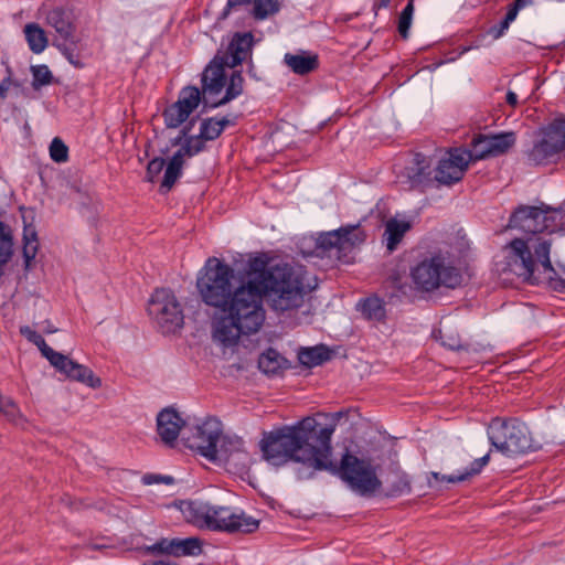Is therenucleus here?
<instances>
[{
	"label": "nucleus",
	"instance_id": "f257e3e1",
	"mask_svg": "<svg viewBox=\"0 0 565 565\" xmlns=\"http://www.w3.org/2000/svg\"><path fill=\"white\" fill-rule=\"evenodd\" d=\"M250 278L235 289V312H243V319L253 326H263L266 311L263 297L267 298L275 311H289L300 308L312 289L307 281L302 266L286 263L269 266V257L258 254L247 262Z\"/></svg>",
	"mask_w": 565,
	"mask_h": 565
},
{
	"label": "nucleus",
	"instance_id": "f03ea898",
	"mask_svg": "<svg viewBox=\"0 0 565 565\" xmlns=\"http://www.w3.org/2000/svg\"><path fill=\"white\" fill-rule=\"evenodd\" d=\"M233 278L234 269L216 257L207 258L196 278L202 301L222 312L213 322V338L226 348L236 345L242 337L255 334L262 328L244 320L243 312L237 315L233 309L236 297Z\"/></svg>",
	"mask_w": 565,
	"mask_h": 565
},
{
	"label": "nucleus",
	"instance_id": "7ed1b4c3",
	"mask_svg": "<svg viewBox=\"0 0 565 565\" xmlns=\"http://www.w3.org/2000/svg\"><path fill=\"white\" fill-rule=\"evenodd\" d=\"M321 427L313 417L308 416L294 425L264 433L259 441L263 458L274 466H284L289 461L300 463L297 478H313L317 473L316 459L324 450V440L320 438Z\"/></svg>",
	"mask_w": 565,
	"mask_h": 565
},
{
	"label": "nucleus",
	"instance_id": "20e7f679",
	"mask_svg": "<svg viewBox=\"0 0 565 565\" xmlns=\"http://www.w3.org/2000/svg\"><path fill=\"white\" fill-rule=\"evenodd\" d=\"M225 67L216 55L202 73V89L196 86H185L179 92L177 102L163 111L164 124L168 128H178L184 124L200 104H203L204 108H216L243 93L242 73L233 71L227 82Z\"/></svg>",
	"mask_w": 565,
	"mask_h": 565
},
{
	"label": "nucleus",
	"instance_id": "39448f33",
	"mask_svg": "<svg viewBox=\"0 0 565 565\" xmlns=\"http://www.w3.org/2000/svg\"><path fill=\"white\" fill-rule=\"evenodd\" d=\"M341 416L342 413L340 412L331 414V423L320 428V438L324 440V450L316 459V470L317 472L327 471L330 475L338 476L356 494L370 497L382 486L371 460L359 458L349 451L342 455L339 465L332 459L331 438ZM326 417H329V415H326Z\"/></svg>",
	"mask_w": 565,
	"mask_h": 565
},
{
	"label": "nucleus",
	"instance_id": "423d86ee",
	"mask_svg": "<svg viewBox=\"0 0 565 565\" xmlns=\"http://www.w3.org/2000/svg\"><path fill=\"white\" fill-rule=\"evenodd\" d=\"M507 249L508 265L512 273L532 285L540 284L541 275H544L548 286L563 294L565 279L557 275L551 263V241L534 236L527 239L514 238L507 245Z\"/></svg>",
	"mask_w": 565,
	"mask_h": 565
},
{
	"label": "nucleus",
	"instance_id": "0eeeda50",
	"mask_svg": "<svg viewBox=\"0 0 565 565\" xmlns=\"http://www.w3.org/2000/svg\"><path fill=\"white\" fill-rule=\"evenodd\" d=\"M179 509L184 519L199 529L226 533H253L259 521L243 510L212 504L201 500L181 501Z\"/></svg>",
	"mask_w": 565,
	"mask_h": 565
},
{
	"label": "nucleus",
	"instance_id": "6e6552de",
	"mask_svg": "<svg viewBox=\"0 0 565 565\" xmlns=\"http://www.w3.org/2000/svg\"><path fill=\"white\" fill-rule=\"evenodd\" d=\"M411 278L422 291H434L440 287L456 288L462 281L459 268L451 265L443 253H434L411 268Z\"/></svg>",
	"mask_w": 565,
	"mask_h": 565
},
{
	"label": "nucleus",
	"instance_id": "1a4fd4ad",
	"mask_svg": "<svg viewBox=\"0 0 565 565\" xmlns=\"http://www.w3.org/2000/svg\"><path fill=\"white\" fill-rule=\"evenodd\" d=\"M491 446L507 457H515L537 448L525 424L515 418H493L487 428Z\"/></svg>",
	"mask_w": 565,
	"mask_h": 565
},
{
	"label": "nucleus",
	"instance_id": "9d476101",
	"mask_svg": "<svg viewBox=\"0 0 565 565\" xmlns=\"http://www.w3.org/2000/svg\"><path fill=\"white\" fill-rule=\"evenodd\" d=\"M20 332L28 341L38 347L42 355L57 372L65 375L68 380L79 382L90 388H99L102 386L100 379L89 367L73 361L68 355L54 351L47 345L44 338L30 327H22Z\"/></svg>",
	"mask_w": 565,
	"mask_h": 565
},
{
	"label": "nucleus",
	"instance_id": "9b49d317",
	"mask_svg": "<svg viewBox=\"0 0 565 565\" xmlns=\"http://www.w3.org/2000/svg\"><path fill=\"white\" fill-rule=\"evenodd\" d=\"M565 156V119H555L536 134L532 148L526 151L531 164L545 166Z\"/></svg>",
	"mask_w": 565,
	"mask_h": 565
},
{
	"label": "nucleus",
	"instance_id": "f8f14e48",
	"mask_svg": "<svg viewBox=\"0 0 565 565\" xmlns=\"http://www.w3.org/2000/svg\"><path fill=\"white\" fill-rule=\"evenodd\" d=\"M148 313L164 334L177 332L184 323L181 303L168 288H158L153 291L148 302Z\"/></svg>",
	"mask_w": 565,
	"mask_h": 565
},
{
	"label": "nucleus",
	"instance_id": "ddd939ff",
	"mask_svg": "<svg viewBox=\"0 0 565 565\" xmlns=\"http://www.w3.org/2000/svg\"><path fill=\"white\" fill-rule=\"evenodd\" d=\"M47 25L54 31L53 45L75 67H83L77 49L78 39L75 35L76 26L73 15L61 8L51 10L46 15Z\"/></svg>",
	"mask_w": 565,
	"mask_h": 565
},
{
	"label": "nucleus",
	"instance_id": "4468645a",
	"mask_svg": "<svg viewBox=\"0 0 565 565\" xmlns=\"http://www.w3.org/2000/svg\"><path fill=\"white\" fill-rule=\"evenodd\" d=\"M365 239L360 224L341 226L327 233H321L317 238L316 252L318 255L342 260L358 244Z\"/></svg>",
	"mask_w": 565,
	"mask_h": 565
},
{
	"label": "nucleus",
	"instance_id": "2eb2a0df",
	"mask_svg": "<svg viewBox=\"0 0 565 565\" xmlns=\"http://www.w3.org/2000/svg\"><path fill=\"white\" fill-rule=\"evenodd\" d=\"M562 220L558 210L537 206H521L510 217L509 227L519 228L526 234L553 233Z\"/></svg>",
	"mask_w": 565,
	"mask_h": 565
},
{
	"label": "nucleus",
	"instance_id": "dca6fc26",
	"mask_svg": "<svg viewBox=\"0 0 565 565\" xmlns=\"http://www.w3.org/2000/svg\"><path fill=\"white\" fill-rule=\"evenodd\" d=\"M516 141L513 131L491 135H478L471 141V149L467 150L471 161L483 160L507 153Z\"/></svg>",
	"mask_w": 565,
	"mask_h": 565
},
{
	"label": "nucleus",
	"instance_id": "f3484780",
	"mask_svg": "<svg viewBox=\"0 0 565 565\" xmlns=\"http://www.w3.org/2000/svg\"><path fill=\"white\" fill-rule=\"evenodd\" d=\"M216 451L214 462L225 465L228 470L244 472L250 463L249 454L241 437L221 434Z\"/></svg>",
	"mask_w": 565,
	"mask_h": 565
},
{
	"label": "nucleus",
	"instance_id": "a211bd4d",
	"mask_svg": "<svg viewBox=\"0 0 565 565\" xmlns=\"http://www.w3.org/2000/svg\"><path fill=\"white\" fill-rule=\"evenodd\" d=\"M222 434V423L216 418H207L195 427L192 437L186 438L188 447L195 450L210 461H215L216 446Z\"/></svg>",
	"mask_w": 565,
	"mask_h": 565
},
{
	"label": "nucleus",
	"instance_id": "6ab92c4d",
	"mask_svg": "<svg viewBox=\"0 0 565 565\" xmlns=\"http://www.w3.org/2000/svg\"><path fill=\"white\" fill-rule=\"evenodd\" d=\"M469 153L466 149L455 148L448 151V157L439 161L434 169V179L439 184L451 185L460 181L470 162Z\"/></svg>",
	"mask_w": 565,
	"mask_h": 565
},
{
	"label": "nucleus",
	"instance_id": "aec40b11",
	"mask_svg": "<svg viewBox=\"0 0 565 565\" xmlns=\"http://www.w3.org/2000/svg\"><path fill=\"white\" fill-rule=\"evenodd\" d=\"M433 171L431 160L422 153H416L409 164L404 168L401 182L409 190L424 189L435 181Z\"/></svg>",
	"mask_w": 565,
	"mask_h": 565
},
{
	"label": "nucleus",
	"instance_id": "412c9836",
	"mask_svg": "<svg viewBox=\"0 0 565 565\" xmlns=\"http://www.w3.org/2000/svg\"><path fill=\"white\" fill-rule=\"evenodd\" d=\"M184 425V419L173 407H167L157 415V433L169 447H173Z\"/></svg>",
	"mask_w": 565,
	"mask_h": 565
},
{
	"label": "nucleus",
	"instance_id": "4be33fe9",
	"mask_svg": "<svg viewBox=\"0 0 565 565\" xmlns=\"http://www.w3.org/2000/svg\"><path fill=\"white\" fill-rule=\"evenodd\" d=\"M253 40L254 36L250 32L235 33L228 44L226 53L224 56H218V61H222L224 66L231 68L239 65L250 53Z\"/></svg>",
	"mask_w": 565,
	"mask_h": 565
},
{
	"label": "nucleus",
	"instance_id": "5701e85b",
	"mask_svg": "<svg viewBox=\"0 0 565 565\" xmlns=\"http://www.w3.org/2000/svg\"><path fill=\"white\" fill-rule=\"evenodd\" d=\"M242 6H252L250 14L257 21L266 20L280 10L278 0H227L222 12L223 18H226L232 10Z\"/></svg>",
	"mask_w": 565,
	"mask_h": 565
},
{
	"label": "nucleus",
	"instance_id": "b1692460",
	"mask_svg": "<svg viewBox=\"0 0 565 565\" xmlns=\"http://www.w3.org/2000/svg\"><path fill=\"white\" fill-rule=\"evenodd\" d=\"M284 63L298 75H307L319 67L318 55L307 51L286 53Z\"/></svg>",
	"mask_w": 565,
	"mask_h": 565
},
{
	"label": "nucleus",
	"instance_id": "393cba45",
	"mask_svg": "<svg viewBox=\"0 0 565 565\" xmlns=\"http://www.w3.org/2000/svg\"><path fill=\"white\" fill-rule=\"evenodd\" d=\"M490 461V452L486 454L481 458L475 459L468 468L463 471H458L451 475H441L439 472H431V477L437 481H446L449 483L463 482L469 480L470 478L479 475L482 469Z\"/></svg>",
	"mask_w": 565,
	"mask_h": 565
},
{
	"label": "nucleus",
	"instance_id": "a878e982",
	"mask_svg": "<svg viewBox=\"0 0 565 565\" xmlns=\"http://www.w3.org/2000/svg\"><path fill=\"white\" fill-rule=\"evenodd\" d=\"M356 309L364 319L372 322H385L386 305L385 301L377 296H371L358 302Z\"/></svg>",
	"mask_w": 565,
	"mask_h": 565
},
{
	"label": "nucleus",
	"instance_id": "bb28decb",
	"mask_svg": "<svg viewBox=\"0 0 565 565\" xmlns=\"http://www.w3.org/2000/svg\"><path fill=\"white\" fill-rule=\"evenodd\" d=\"M412 228V223L406 220L390 218L385 224L384 241L386 248L394 252Z\"/></svg>",
	"mask_w": 565,
	"mask_h": 565
},
{
	"label": "nucleus",
	"instance_id": "cd10ccee",
	"mask_svg": "<svg viewBox=\"0 0 565 565\" xmlns=\"http://www.w3.org/2000/svg\"><path fill=\"white\" fill-rule=\"evenodd\" d=\"M330 350L324 345H317L312 348H302L298 353L299 362L308 367L321 365L330 360Z\"/></svg>",
	"mask_w": 565,
	"mask_h": 565
},
{
	"label": "nucleus",
	"instance_id": "c85d7f7f",
	"mask_svg": "<svg viewBox=\"0 0 565 565\" xmlns=\"http://www.w3.org/2000/svg\"><path fill=\"white\" fill-rule=\"evenodd\" d=\"M230 125V120L227 117H210L205 118L201 121L200 125V135L206 141L215 140L221 136L226 126Z\"/></svg>",
	"mask_w": 565,
	"mask_h": 565
},
{
	"label": "nucleus",
	"instance_id": "c756f323",
	"mask_svg": "<svg viewBox=\"0 0 565 565\" xmlns=\"http://www.w3.org/2000/svg\"><path fill=\"white\" fill-rule=\"evenodd\" d=\"M202 553V541L199 537L173 539V556H198Z\"/></svg>",
	"mask_w": 565,
	"mask_h": 565
},
{
	"label": "nucleus",
	"instance_id": "7c9ffc66",
	"mask_svg": "<svg viewBox=\"0 0 565 565\" xmlns=\"http://www.w3.org/2000/svg\"><path fill=\"white\" fill-rule=\"evenodd\" d=\"M25 39L30 50L35 53H42L47 46V38L42 28L35 23H29L24 28Z\"/></svg>",
	"mask_w": 565,
	"mask_h": 565
},
{
	"label": "nucleus",
	"instance_id": "2f4dec72",
	"mask_svg": "<svg viewBox=\"0 0 565 565\" xmlns=\"http://www.w3.org/2000/svg\"><path fill=\"white\" fill-rule=\"evenodd\" d=\"M183 167V157L180 152H175L170 159L163 175L161 188L169 191L175 181L180 178Z\"/></svg>",
	"mask_w": 565,
	"mask_h": 565
},
{
	"label": "nucleus",
	"instance_id": "473e14b6",
	"mask_svg": "<svg viewBox=\"0 0 565 565\" xmlns=\"http://www.w3.org/2000/svg\"><path fill=\"white\" fill-rule=\"evenodd\" d=\"M13 254L11 228L0 221V265L7 264Z\"/></svg>",
	"mask_w": 565,
	"mask_h": 565
},
{
	"label": "nucleus",
	"instance_id": "72a5a7b5",
	"mask_svg": "<svg viewBox=\"0 0 565 565\" xmlns=\"http://www.w3.org/2000/svg\"><path fill=\"white\" fill-rule=\"evenodd\" d=\"M282 356L274 349H268L258 359V367L266 374H275L282 364Z\"/></svg>",
	"mask_w": 565,
	"mask_h": 565
},
{
	"label": "nucleus",
	"instance_id": "f704fd0d",
	"mask_svg": "<svg viewBox=\"0 0 565 565\" xmlns=\"http://www.w3.org/2000/svg\"><path fill=\"white\" fill-rule=\"evenodd\" d=\"M23 258L25 267L29 268L31 265V262L35 258L38 253V238L36 233L33 228L25 227L24 234H23Z\"/></svg>",
	"mask_w": 565,
	"mask_h": 565
},
{
	"label": "nucleus",
	"instance_id": "c9c22d12",
	"mask_svg": "<svg viewBox=\"0 0 565 565\" xmlns=\"http://www.w3.org/2000/svg\"><path fill=\"white\" fill-rule=\"evenodd\" d=\"M184 139V143L182 147L178 150V152L181 153V156L184 158L186 157H193L205 148V139L201 137V135L196 136H186Z\"/></svg>",
	"mask_w": 565,
	"mask_h": 565
},
{
	"label": "nucleus",
	"instance_id": "e433bc0d",
	"mask_svg": "<svg viewBox=\"0 0 565 565\" xmlns=\"http://www.w3.org/2000/svg\"><path fill=\"white\" fill-rule=\"evenodd\" d=\"M32 86L39 89L42 86L50 85L53 82V74L45 64L31 66Z\"/></svg>",
	"mask_w": 565,
	"mask_h": 565
},
{
	"label": "nucleus",
	"instance_id": "4c0bfd02",
	"mask_svg": "<svg viewBox=\"0 0 565 565\" xmlns=\"http://www.w3.org/2000/svg\"><path fill=\"white\" fill-rule=\"evenodd\" d=\"M413 14H414V0H408V3L406 4V7L402 10V12L399 14L398 24H397L398 33L405 40L408 39V35H409V29L412 25Z\"/></svg>",
	"mask_w": 565,
	"mask_h": 565
},
{
	"label": "nucleus",
	"instance_id": "58836bf2",
	"mask_svg": "<svg viewBox=\"0 0 565 565\" xmlns=\"http://www.w3.org/2000/svg\"><path fill=\"white\" fill-rule=\"evenodd\" d=\"M147 555H171L173 556V539L163 537L152 545L141 547Z\"/></svg>",
	"mask_w": 565,
	"mask_h": 565
},
{
	"label": "nucleus",
	"instance_id": "ea45409f",
	"mask_svg": "<svg viewBox=\"0 0 565 565\" xmlns=\"http://www.w3.org/2000/svg\"><path fill=\"white\" fill-rule=\"evenodd\" d=\"M50 157L56 163H64L68 160V147L64 141L55 137L50 145Z\"/></svg>",
	"mask_w": 565,
	"mask_h": 565
},
{
	"label": "nucleus",
	"instance_id": "a19ab883",
	"mask_svg": "<svg viewBox=\"0 0 565 565\" xmlns=\"http://www.w3.org/2000/svg\"><path fill=\"white\" fill-rule=\"evenodd\" d=\"M166 164L164 159L162 158H154L149 161L147 166V180L149 182H153L154 179L161 173Z\"/></svg>",
	"mask_w": 565,
	"mask_h": 565
},
{
	"label": "nucleus",
	"instance_id": "79ce46f5",
	"mask_svg": "<svg viewBox=\"0 0 565 565\" xmlns=\"http://www.w3.org/2000/svg\"><path fill=\"white\" fill-rule=\"evenodd\" d=\"M0 412L13 419L18 415L19 409L11 399L1 397Z\"/></svg>",
	"mask_w": 565,
	"mask_h": 565
},
{
	"label": "nucleus",
	"instance_id": "37998d69",
	"mask_svg": "<svg viewBox=\"0 0 565 565\" xmlns=\"http://www.w3.org/2000/svg\"><path fill=\"white\" fill-rule=\"evenodd\" d=\"M142 480L145 484H154L160 482L171 484L173 482V478L170 476H161L153 473L145 475Z\"/></svg>",
	"mask_w": 565,
	"mask_h": 565
},
{
	"label": "nucleus",
	"instance_id": "c03bdc74",
	"mask_svg": "<svg viewBox=\"0 0 565 565\" xmlns=\"http://www.w3.org/2000/svg\"><path fill=\"white\" fill-rule=\"evenodd\" d=\"M509 28L510 25L507 23V21L502 20L500 23L490 26L488 34L491 35L493 40H498L504 35Z\"/></svg>",
	"mask_w": 565,
	"mask_h": 565
},
{
	"label": "nucleus",
	"instance_id": "a18cd8bd",
	"mask_svg": "<svg viewBox=\"0 0 565 565\" xmlns=\"http://www.w3.org/2000/svg\"><path fill=\"white\" fill-rule=\"evenodd\" d=\"M13 82L11 79V76H7L3 78L0 83V99H6L8 90L12 86Z\"/></svg>",
	"mask_w": 565,
	"mask_h": 565
},
{
	"label": "nucleus",
	"instance_id": "49530a36",
	"mask_svg": "<svg viewBox=\"0 0 565 565\" xmlns=\"http://www.w3.org/2000/svg\"><path fill=\"white\" fill-rule=\"evenodd\" d=\"M519 11L520 10L513 3L510 4L503 21H507V23L510 25L516 19Z\"/></svg>",
	"mask_w": 565,
	"mask_h": 565
},
{
	"label": "nucleus",
	"instance_id": "de8ad7c7",
	"mask_svg": "<svg viewBox=\"0 0 565 565\" xmlns=\"http://www.w3.org/2000/svg\"><path fill=\"white\" fill-rule=\"evenodd\" d=\"M190 125H193V121H190ZM191 130V126H185L180 131V135L174 139L173 145H179L183 138H185Z\"/></svg>",
	"mask_w": 565,
	"mask_h": 565
},
{
	"label": "nucleus",
	"instance_id": "09e8293b",
	"mask_svg": "<svg viewBox=\"0 0 565 565\" xmlns=\"http://www.w3.org/2000/svg\"><path fill=\"white\" fill-rule=\"evenodd\" d=\"M443 345L448 347L451 350H457L460 348V340L456 338H451L449 342L443 340Z\"/></svg>",
	"mask_w": 565,
	"mask_h": 565
},
{
	"label": "nucleus",
	"instance_id": "8fccbe9b",
	"mask_svg": "<svg viewBox=\"0 0 565 565\" xmlns=\"http://www.w3.org/2000/svg\"><path fill=\"white\" fill-rule=\"evenodd\" d=\"M505 100H507V103H508L510 106L514 107V106H516V104H518V95H516L514 92L509 90V92L507 93V98H505Z\"/></svg>",
	"mask_w": 565,
	"mask_h": 565
},
{
	"label": "nucleus",
	"instance_id": "3c124183",
	"mask_svg": "<svg viewBox=\"0 0 565 565\" xmlns=\"http://www.w3.org/2000/svg\"><path fill=\"white\" fill-rule=\"evenodd\" d=\"M533 0H514L513 4L519 9H523L532 4Z\"/></svg>",
	"mask_w": 565,
	"mask_h": 565
},
{
	"label": "nucleus",
	"instance_id": "603ef678",
	"mask_svg": "<svg viewBox=\"0 0 565 565\" xmlns=\"http://www.w3.org/2000/svg\"><path fill=\"white\" fill-rule=\"evenodd\" d=\"M480 45L479 44H472V45H468V46H460L458 50V55L461 56L463 54H466L467 52H469L470 50H473V49H478Z\"/></svg>",
	"mask_w": 565,
	"mask_h": 565
},
{
	"label": "nucleus",
	"instance_id": "864d4df0",
	"mask_svg": "<svg viewBox=\"0 0 565 565\" xmlns=\"http://www.w3.org/2000/svg\"><path fill=\"white\" fill-rule=\"evenodd\" d=\"M148 565H179V564H177L175 562H171V561L160 559V561L148 562Z\"/></svg>",
	"mask_w": 565,
	"mask_h": 565
},
{
	"label": "nucleus",
	"instance_id": "5fc2aeb1",
	"mask_svg": "<svg viewBox=\"0 0 565 565\" xmlns=\"http://www.w3.org/2000/svg\"><path fill=\"white\" fill-rule=\"evenodd\" d=\"M391 0H381L379 3V8H386L390 4Z\"/></svg>",
	"mask_w": 565,
	"mask_h": 565
},
{
	"label": "nucleus",
	"instance_id": "6e6d98bb",
	"mask_svg": "<svg viewBox=\"0 0 565 565\" xmlns=\"http://www.w3.org/2000/svg\"><path fill=\"white\" fill-rule=\"evenodd\" d=\"M47 333H53L55 332L56 330L55 329H51V327H47V329L45 330Z\"/></svg>",
	"mask_w": 565,
	"mask_h": 565
},
{
	"label": "nucleus",
	"instance_id": "4d7b16f0",
	"mask_svg": "<svg viewBox=\"0 0 565 565\" xmlns=\"http://www.w3.org/2000/svg\"><path fill=\"white\" fill-rule=\"evenodd\" d=\"M47 333H53L55 332L56 330L55 329H51V327H47V329L45 330Z\"/></svg>",
	"mask_w": 565,
	"mask_h": 565
},
{
	"label": "nucleus",
	"instance_id": "13d9d810",
	"mask_svg": "<svg viewBox=\"0 0 565 565\" xmlns=\"http://www.w3.org/2000/svg\"><path fill=\"white\" fill-rule=\"evenodd\" d=\"M564 273H565V268H563Z\"/></svg>",
	"mask_w": 565,
	"mask_h": 565
}]
</instances>
